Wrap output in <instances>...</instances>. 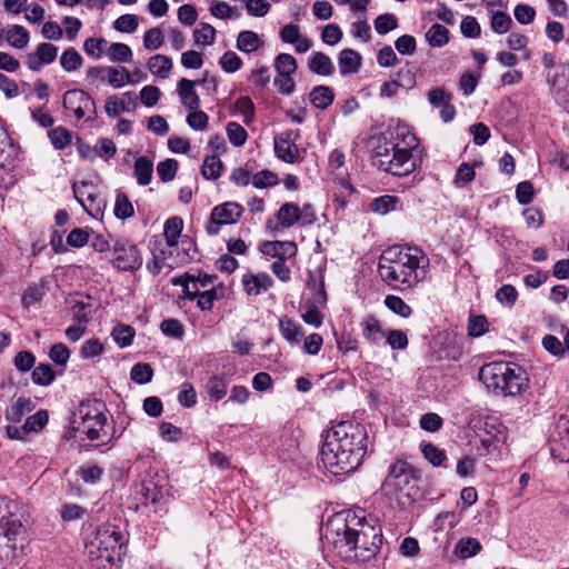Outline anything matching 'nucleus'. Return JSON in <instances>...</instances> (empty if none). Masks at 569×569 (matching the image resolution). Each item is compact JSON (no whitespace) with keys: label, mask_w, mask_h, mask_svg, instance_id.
Wrapping results in <instances>:
<instances>
[{"label":"nucleus","mask_w":569,"mask_h":569,"mask_svg":"<svg viewBox=\"0 0 569 569\" xmlns=\"http://www.w3.org/2000/svg\"><path fill=\"white\" fill-rule=\"evenodd\" d=\"M325 539L343 561H369L382 543L381 528L370 523L362 509L338 513L326 528Z\"/></svg>","instance_id":"f257e3e1"},{"label":"nucleus","mask_w":569,"mask_h":569,"mask_svg":"<svg viewBox=\"0 0 569 569\" xmlns=\"http://www.w3.org/2000/svg\"><path fill=\"white\" fill-rule=\"evenodd\" d=\"M367 430L357 422L341 421L328 430L320 449V462L331 475L355 471L367 450Z\"/></svg>","instance_id":"f03ea898"},{"label":"nucleus","mask_w":569,"mask_h":569,"mask_svg":"<svg viewBox=\"0 0 569 569\" xmlns=\"http://www.w3.org/2000/svg\"><path fill=\"white\" fill-rule=\"evenodd\" d=\"M429 263L428 256L420 248L393 246L382 252L378 272L393 290L406 291L426 279Z\"/></svg>","instance_id":"7ed1b4c3"},{"label":"nucleus","mask_w":569,"mask_h":569,"mask_svg":"<svg viewBox=\"0 0 569 569\" xmlns=\"http://www.w3.org/2000/svg\"><path fill=\"white\" fill-rule=\"evenodd\" d=\"M418 140L405 124L390 127L375 142L373 158L380 169L393 176L403 177L416 168L412 150Z\"/></svg>","instance_id":"20e7f679"},{"label":"nucleus","mask_w":569,"mask_h":569,"mask_svg":"<svg viewBox=\"0 0 569 569\" xmlns=\"http://www.w3.org/2000/svg\"><path fill=\"white\" fill-rule=\"evenodd\" d=\"M508 438V430L499 418L486 413H470L465 427V477L473 471L475 461L468 456H486L498 450Z\"/></svg>","instance_id":"39448f33"},{"label":"nucleus","mask_w":569,"mask_h":569,"mask_svg":"<svg viewBox=\"0 0 569 569\" xmlns=\"http://www.w3.org/2000/svg\"><path fill=\"white\" fill-rule=\"evenodd\" d=\"M479 380L496 396L515 397L528 388L527 372L517 363L495 361L482 366Z\"/></svg>","instance_id":"423d86ee"},{"label":"nucleus","mask_w":569,"mask_h":569,"mask_svg":"<svg viewBox=\"0 0 569 569\" xmlns=\"http://www.w3.org/2000/svg\"><path fill=\"white\" fill-rule=\"evenodd\" d=\"M107 411V406L102 400H83L74 412L73 423L78 425L77 429L86 433L89 440L104 443L109 438L106 431Z\"/></svg>","instance_id":"0eeeda50"},{"label":"nucleus","mask_w":569,"mask_h":569,"mask_svg":"<svg viewBox=\"0 0 569 569\" xmlns=\"http://www.w3.org/2000/svg\"><path fill=\"white\" fill-rule=\"evenodd\" d=\"M19 157V148L12 143L8 132L0 123V184L6 188L13 186L18 177L16 174Z\"/></svg>","instance_id":"6e6552de"},{"label":"nucleus","mask_w":569,"mask_h":569,"mask_svg":"<svg viewBox=\"0 0 569 569\" xmlns=\"http://www.w3.org/2000/svg\"><path fill=\"white\" fill-rule=\"evenodd\" d=\"M63 108L68 116H73L77 121L84 119L93 120L97 114L96 102L92 97L81 89H71L63 94Z\"/></svg>","instance_id":"1a4fd4ad"},{"label":"nucleus","mask_w":569,"mask_h":569,"mask_svg":"<svg viewBox=\"0 0 569 569\" xmlns=\"http://www.w3.org/2000/svg\"><path fill=\"white\" fill-rule=\"evenodd\" d=\"M243 207L238 202H223L213 207L210 218L206 223V231L209 236H217L224 224L236 223L243 213Z\"/></svg>","instance_id":"9d476101"},{"label":"nucleus","mask_w":569,"mask_h":569,"mask_svg":"<svg viewBox=\"0 0 569 569\" xmlns=\"http://www.w3.org/2000/svg\"><path fill=\"white\" fill-rule=\"evenodd\" d=\"M123 542V535L118 527L107 523L97 528L94 537L90 545L100 551V557L111 560L117 549H120Z\"/></svg>","instance_id":"9b49d317"},{"label":"nucleus","mask_w":569,"mask_h":569,"mask_svg":"<svg viewBox=\"0 0 569 569\" xmlns=\"http://www.w3.org/2000/svg\"><path fill=\"white\" fill-rule=\"evenodd\" d=\"M112 264L121 271H136L142 266V256L136 244L118 240L113 244Z\"/></svg>","instance_id":"f8f14e48"},{"label":"nucleus","mask_w":569,"mask_h":569,"mask_svg":"<svg viewBox=\"0 0 569 569\" xmlns=\"http://www.w3.org/2000/svg\"><path fill=\"white\" fill-rule=\"evenodd\" d=\"M299 138L298 130H286L274 137V153L287 163H298L301 161L300 151L297 146Z\"/></svg>","instance_id":"ddd939ff"},{"label":"nucleus","mask_w":569,"mask_h":569,"mask_svg":"<svg viewBox=\"0 0 569 569\" xmlns=\"http://www.w3.org/2000/svg\"><path fill=\"white\" fill-rule=\"evenodd\" d=\"M139 493L146 507H151L153 512L163 510L167 490L154 478L146 479L140 485Z\"/></svg>","instance_id":"4468645a"},{"label":"nucleus","mask_w":569,"mask_h":569,"mask_svg":"<svg viewBox=\"0 0 569 569\" xmlns=\"http://www.w3.org/2000/svg\"><path fill=\"white\" fill-rule=\"evenodd\" d=\"M555 100L569 112V62L560 67L550 86Z\"/></svg>","instance_id":"2eb2a0df"},{"label":"nucleus","mask_w":569,"mask_h":569,"mask_svg":"<svg viewBox=\"0 0 569 569\" xmlns=\"http://www.w3.org/2000/svg\"><path fill=\"white\" fill-rule=\"evenodd\" d=\"M57 56L58 47L49 42H41L36 51L27 56L26 63L31 71H40L44 64L52 63Z\"/></svg>","instance_id":"dca6fc26"},{"label":"nucleus","mask_w":569,"mask_h":569,"mask_svg":"<svg viewBox=\"0 0 569 569\" xmlns=\"http://www.w3.org/2000/svg\"><path fill=\"white\" fill-rule=\"evenodd\" d=\"M428 101L435 108L440 109V117L445 122L451 121L456 116V110L451 104V94L442 88H432L428 92Z\"/></svg>","instance_id":"f3484780"},{"label":"nucleus","mask_w":569,"mask_h":569,"mask_svg":"<svg viewBox=\"0 0 569 569\" xmlns=\"http://www.w3.org/2000/svg\"><path fill=\"white\" fill-rule=\"evenodd\" d=\"M137 102L133 92L128 91L120 98L117 94L110 96L106 100L104 111L109 117H118L123 112L136 109Z\"/></svg>","instance_id":"a211bd4d"},{"label":"nucleus","mask_w":569,"mask_h":569,"mask_svg":"<svg viewBox=\"0 0 569 569\" xmlns=\"http://www.w3.org/2000/svg\"><path fill=\"white\" fill-rule=\"evenodd\" d=\"M196 81L186 78L180 79L177 83L180 102L189 110H196L200 107V97L196 91Z\"/></svg>","instance_id":"6ab92c4d"},{"label":"nucleus","mask_w":569,"mask_h":569,"mask_svg":"<svg viewBox=\"0 0 569 569\" xmlns=\"http://www.w3.org/2000/svg\"><path fill=\"white\" fill-rule=\"evenodd\" d=\"M362 337L365 340L373 346L379 345L386 337L387 331L382 328L380 320L373 316L368 315L361 321Z\"/></svg>","instance_id":"aec40b11"},{"label":"nucleus","mask_w":569,"mask_h":569,"mask_svg":"<svg viewBox=\"0 0 569 569\" xmlns=\"http://www.w3.org/2000/svg\"><path fill=\"white\" fill-rule=\"evenodd\" d=\"M260 251L264 256L287 259L296 256L297 246L292 241H264L260 244Z\"/></svg>","instance_id":"412c9836"},{"label":"nucleus","mask_w":569,"mask_h":569,"mask_svg":"<svg viewBox=\"0 0 569 569\" xmlns=\"http://www.w3.org/2000/svg\"><path fill=\"white\" fill-rule=\"evenodd\" d=\"M243 290L248 296H258L272 287L273 281L268 273H248L242 277Z\"/></svg>","instance_id":"4be33fe9"},{"label":"nucleus","mask_w":569,"mask_h":569,"mask_svg":"<svg viewBox=\"0 0 569 569\" xmlns=\"http://www.w3.org/2000/svg\"><path fill=\"white\" fill-rule=\"evenodd\" d=\"M496 4L503 6V2L501 0H497L487 3V9L490 14V26L493 32L503 34L510 30L512 26V19L508 13L503 11H495L492 7Z\"/></svg>","instance_id":"5701e85b"},{"label":"nucleus","mask_w":569,"mask_h":569,"mask_svg":"<svg viewBox=\"0 0 569 569\" xmlns=\"http://www.w3.org/2000/svg\"><path fill=\"white\" fill-rule=\"evenodd\" d=\"M362 62L361 54L353 49H343L338 58V66L341 76L355 74L359 71Z\"/></svg>","instance_id":"b1692460"},{"label":"nucleus","mask_w":569,"mask_h":569,"mask_svg":"<svg viewBox=\"0 0 569 569\" xmlns=\"http://www.w3.org/2000/svg\"><path fill=\"white\" fill-rule=\"evenodd\" d=\"M263 46L261 37L251 30L240 31L236 41V48L247 54L258 51Z\"/></svg>","instance_id":"393cba45"},{"label":"nucleus","mask_w":569,"mask_h":569,"mask_svg":"<svg viewBox=\"0 0 569 569\" xmlns=\"http://www.w3.org/2000/svg\"><path fill=\"white\" fill-rule=\"evenodd\" d=\"M183 228V221L179 217H172L164 223L163 234L166 237L167 246L169 247V254L172 256L174 250L179 249V238Z\"/></svg>","instance_id":"a878e982"},{"label":"nucleus","mask_w":569,"mask_h":569,"mask_svg":"<svg viewBox=\"0 0 569 569\" xmlns=\"http://www.w3.org/2000/svg\"><path fill=\"white\" fill-rule=\"evenodd\" d=\"M308 68L311 72L319 76H331L335 72V66L331 59L320 51H315L308 58Z\"/></svg>","instance_id":"bb28decb"},{"label":"nucleus","mask_w":569,"mask_h":569,"mask_svg":"<svg viewBox=\"0 0 569 569\" xmlns=\"http://www.w3.org/2000/svg\"><path fill=\"white\" fill-rule=\"evenodd\" d=\"M300 208L293 202L283 203L277 212L278 223L284 229L300 224Z\"/></svg>","instance_id":"cd10ccee"},{"label":"nucleus","mask_w":569,"mask_h":569,"mask_svg":"<svg viewBox=\"0 0 569 569\" xmlns=\"http://www.w3.org/2000/svg\"><path fill=\"white\" fill-rule=\"evenodd\" d=\"M279 329L282 338L290 345H298L303 337L301 326L287 317L279 319Z\"/></svg>","instance_id":"c85d7f7f"},{"label":"nucleus","mask_w":569,"mask_h":569,"mask_svg":"<svg viewBox=\"0 0 569 569\" xmlns=\"http://www.w3.org/2000/svg\"><path fill=\"white\" fill-rule=\"evenodd\" d=\"M4 38L12 48L24 49L29 43L30 34L24 27L13 24L6 31Z\"/></svg>","instance_id":"c756f323"},{"label":"nucleus","mask_w":569,"mask_h":569,"mask_svg":"<svg viewBox=\"0 0 569 569\" xmlns=\"http://www.w3.org/2000/svg\"><path fill=\"white\" fill-rule=\"evenodd\" d=\"M149 71L161 79H167L172 69V60L164 54H154L148 61Z\"/></svg>","instance_id":"7c9ffc66"},{"label":"nucleus","mask_w":569,"mask_h":569,"mask_svg":"<svg viewBox=\"0 0 569 569\" xmlns=\"http://www.w3.org/2000/svg\"><path fill=\"white\" fill-rule=\"evenodd\" d=\"M153 172V163L150 159L144 156H141L136 159L133 174L137 179V182L140 186H147L151 182Z\"/></svg>","instance_id":"2f4dec72"},{"label":"nucleus","mask_w":569,"mask_h":569,"mask_svg":"<svg viewBox=\"0 0 569 569\" xmlns=\"http://www.w3.org/2000/svg\"><path fill=\"white\" fill-rule=\"evenodd\" d=\"M333 91L327 86H317L310 92V102L317 109H327L333 102Z\"/></svg>","instance_id":"473e14b6"},{"label":"nucleus","mask_w":569,"mask_h":569,"mask_svg":"<svg viewBox=\"0 0 569 569\" xmlns=\"http://www.w3.org/2000/svg\"><path fill=\"white\" fill-rule=\"evenodd\" d=\"M418 478L416 476V472L413 468H411L406 476L400 477L397 482L392 483L391 487H387L392 492L400 491L405 492L407 497H411L416 493V482Z\"/></svg>","instance_id":"72a5a7b5"},{"label":"nucleus","mask_w":569,"mask_h":569,"mask_svg":"<svg viewBox=\"0 0 569 569\" xmlns=\"http://www.w3.org/2000/svg\"><path fill=\"white\" fill-rule=\"evenodd\" d=\"M32 381L37 386L48 387L56 379V372L49 363H39L33 368Z\"/></svg>","instance_id":"f704fd0d"},{"label":"nucleus","mask_w":569,"mask_h":569,"mask_svg":"<svg viewBox=\"0 0 569 569\" xmlns=\"http://www.w3.org/2000/svg\"><path fill=\"white\" fill-rule=\"evenodd\" d=\"M107 81L116 89L133 83L130 72L124 67H108Z\"/></svg>","instance_id":"c9c22d12"},{"label":"nucleus","mask_w":569,"mask_h":569,"mask_svg":"<svg viewBox=\"0 0 569 569\" xmlns=\"http://www.w3.org/2000/svg\"><path fill=\"white\" fill-rule=\"evenodd\" d=\"M33 409V403L29 398L20 397L8 409L7 419L11 422L21 421L22 417Z\"/></svg>","instance_id":"e433bc0d"},{"label":"nucleus","mask_w":569,"mask_h":569,"mask_svg":"<svg viewBox=\"0 0 569 569\" xmlns=\"http://www.w3.org/2000/svg\"><path fill=\"white\" fill-rule=\"evenodd\" d=\"M107 56L112 62H130L132 60L133 53L131 48L121 42L111 43L108 47Z\"/></svg>","instance_id":"4c0bfd02"},{"label":"nucleus","mask_w":569,"mask_h":569,"mask_svg":"<svg viewBox=\"0 0 569 569\" xmlns=\"http://www.w3.org/2000/svg\"><path fill=\"white\" fill-rule=\"evenodd\" d=\"M385 306L395 315L401 318H409L412 315L411 307L400 297L388 295L385 298Z\"/></svg>","instance_id":"58836bf2"},{"label":"nucleus","mask_w":569,"mask_h":569,"mask_svg":"<svg viewBox=\"0 0 569 569\" xmlns=\"http://www.w3.org/2000/svg\"><path fill=\"white\" fill-rule=\"evenodd\" d=\"M82 63L83 59L74 48H68L60 57V66L66 72L77 71Z\"/></svg>","instance_id":"ea45409f"},{"label":"nucleus","mask_w":569,"mask_h":569,"mask_svg":"<svg viewBox=\"0 0 569 569\" xmlns=\"http://www.w3.org/2000/svg\"><path fill=\"white\" fill-rule=\"evenodd\" d=\"M399 198L396 196L385 194L375 198L370 203L371 211L379 214H387L390 211L396 210Z\"/></svg>","instance_id":"a19ab883"},{"label":"nucleus","mask_w":569,"mask_h":569,"mask_svg":"<svg viewBox=\"0 0 569 569\" xmlns=\"http://www.w3.org/2000/svg\"><path fill=\"white\" fill-rule=\"evenodd\" d=\"M109 42L104 38H88L83 43L84 52L94 58L100 59L103 54H107Z\"/></svg>","instance_id":"79ce46f5"},{"label":"nucleus","mask_w":569,"mask_h":569,"mask_svg":"<svg viewBox=\"0 0 569 569\" xmlns=\"http://www.w3.org/2000/svg\"><path fill=\"white\" fill-rule=\"evenodd\" d=\"M113 212L118 219L122 220L128 219L134 214L133 206L124 192L119 191L117 193Z\"/></svg>","instance_id":"37998d69"},{"label":"nucleus","mask_w":569,"mask_h":569,"mask_svg":"<svg viewBox=\"0 0 569 569\" xmlns=\"http://www.w3.org/2000/svg\"><path fill=\"white\" fill-rule=\"evenodd\" d=\"M223 168L222 161L217 156L206 157L201 173L207 180H217L221 176Z\"/></svg>","instance_id":"c03bdc74"},{"label":"nucleus","mask_w":569,"mask_h":569,"mask_svg":"<svg viewBox=\"0 0 569 569\" xmlns=\"http://www.w3.org/2000/svg\"><path fill=\"white\" fill-rule=\"evenodd\" d=\"M550 451L561 461L569 462V428L566 429L563 435L559 433L558 440H552Z\"/></svg>","instance_id":"a18cd8bd"},{"label":"nucleus","mask_w":569,"mask_h":569,"mask_svg":"<svg viewBox=\"0 0 569 569\" xmlns=\"http://www.w3.org/2000/svg\"><path fill=\"white\" fill-rule=\"evenodd\" d=\"M449 31L442 24L436 23L426 33V40L431 47H442L449 40Z\"/></svg>","instance_id":"49530a36"},{"label":"nucleus","mask_w":569,"mask_h":569,"mask_svg":"<svg viewBox=\"0 0 569 569\" xmlns=\"http://www.w3.org/2000/svg\"><path fill=\"white\" fill-rule=\"evenodd\" d=\"M274 68L279 76H292L297 70V61L289 53H280L274 59Z\"/></svg>","instance_id":"de8ad7c7"},{"label":"nucleus","mask_w":569,"mask_h":569,"mask_svg":"<svg viewBox=\"0 0 569 569\" xmlns=\"http://www.w3.org/2000/svg\"><path fill=\"white\" fill-rule=\"evenodd\" d=\"M193 38L197 44L209 46L212 44L216 39V29L206 22H201L193 30Z\"/></svg>","instance_id":"09e8293b"},{"label":"nucleus","mask_w":569,"mask_h":569,"mask_svg":"<svg viewBox=\"0 0 569 569\" xmlns=\"http://www.w3.org/2000/svg\"><path fill=\"white\" fill-rule=\"evenodd\" d=\"M207 392L216 401L221 400L227 395L228 383L218 376H212L207 382Z\"/></svg>","instance_id":"8fccbe9b"},{"label":"nucleus","mask_w":569,"mask_h":569,"mask_svg":"<svg viewBox=\"0 0 569 569\" xmlns=\"http://www.w3.org/2000/svg\"><path fill=\"white\" fill-rule=\"evenodd\" d=\"M489 329V322L482 315H470L468 319V335L470 337H481Z\"/></svg>","instance_id":"3c124183"},{"label":"nucleus","mask_w":569,"mask_h":569,"mask_svg":"<svg viewBox=\"0 0 569 569\" xmlns=\"http://www.w3.org/2000/svg\"><path fill=\"white\" fill-rule=\"evenodd\" d=\"M226 130L231 144L234 147H242L246 143L248 133L241 124L234 121L229 122Z\"/></svg>","instance_id":"603ef678"},{"label":"nucleus","mask_w":569,"mask_h":569,"mask_svg":"<svg viewBox=\"0 0 569 569\" xmlns=\"http://www.w3.org/2000/svg\"><path fill=\"white\" fill-rule=\"evenodd\" d=\"M88 187L89 184L87 182H81L80 184L74 183L72 190L78 202L86 211L90 212L92 203L96 201V196L86 191Z\"/></svg>","instance_id":"864d4df0"},{"label":"nucleus","mask_w":569,"mask_h":569,"mask_svg":"<svg viewBox=\"0 0 569 569\" xmlns=\"http://www.w3.org/2000/svg\"><path fill=\"white\" fill-rule=\"evenodd\" d=\"M12 362L19 372L26 373L34 368L36 356L29 350H22L14 356Z\"/></svg>","instance_id":"5fc2aeb1"},{"label":"nucleus","mask_w":569,"mask_h":569,"mask_svg":"<svg viewBox=\"0 0 569 569\" xmlns=\"http://www.w3.org/2000/svg\"><path fill=\"white\" fill-rule=\"evenodd\" d=\"M164 42L162 30L159 27L147 30L143 34V47L149 51L161 48Z\"/></svg>","instance_id":"6e6d98bb"},{"label":"nucleus","mask_w":569,"mask_h":569,"mask_svg":"<svg viewBox=\"0 0 569 569\" xmlns=\"http://www.w3.org/2000/svg\"><path fill=\"white\" fill-rule=\"evenodd\" d=\"M48 136L57 150L64 149L71 142V132L62 127L51 129Z\"/></svg>","instance_id":"4d7b16f0"},{"label":"nucleus","mask_w":569,"mask_h":569,"mask_svg":"<svg viewBox=\"0 0 569 569\" xmlns=\"http://www.w3.org/2000/svg\"><path fill=\"white\" fill-rule=\"evenodd\" d=\"M210 12L213 17L218 19H230L240 17V13L237 12V8L229 6L224 1L212 2V4L210 6Z\"/></svg>","instance_id":"13d9d810"},{"label":"nucleus","mask_w":569,"mask_h":569,"mask_svg":"<svg viewBox=\"0 0 569 569\" xmlns=\"http://www.w3.org/2000/svg\"><path fill=\"white\" fill-rule=\"evenodd\" d=\"M130 377L134 382L144 385L152 380L153 370L149 363H137L132 367Z\"/></svg>","instance_id":"bf43d9fd"},{"label":"nucleus","mask_w":569,"mask_h":569,"mask_svg":"<svg viewBox=\"0 0 569 569\" xmlns=\"http://www.w3.org/2000/svg\"><path fill=\"white\" fill-rule=\"evenodd\" d=\"M497 301L506 307H513L518 299V291L511 284H503L495 295Z\"/></svg>","instance_id":"052dcab7"},{"label":"nucleus","mask_w":569,"mask_h":569,"mask_svg":"<svg viewBox=\"0 0 569 569\" xmlns=\"http://www.w3.org/2000/svg\"><path fill=\"white\" fill-rule=\"evenodd\" d=\"M139 18L137 14H122L114 22L113 28L119 32L131 33L137 30Z\"/></svg>","instance_id":"680f3d73"},{"label":"nucleus","mask_w":569,"mask_h":569,"mask_svg":"<svg viewBox=\"0 0 569 569\" xmlns=\"http://www.w3.org/2000/svg\"><path fill=\"white\" fill-rule=\"evenodd\" d=\"M421 452L423 453V457L432 463L435 467L441 466L443 460L446 459V453L443 450L439 449L435 445L428 442L421 443Z\"/></svg>","instance_id":"e2e57ef3"},{"label":"nucleus","mask_w":569,"mask_h":569,"mask_svg":"<svg viewBox=\"0 0 569 569\" xmlns=\"http://www.w3.org/2000/svg\"><path fill=\"white\" fill-rule=\"evenodd\" d=\"M398 27V19L392 13H383L375 19V29L379 34H386Z\"/></svg>","instance_id":"0e129e2a"},{"label":"nucleus","mask_w":569,"mask_h":569,"mask_svg":"<svg viewBox=\"0 0 569 569\" xmlns=\"http://www.w3.org/2000/svg\"><path fill=\"white\" fill-rule=\"evenodd\" d=\"M385 339L392 350H403L409 343L407 333L400 329L390 330Z\"/></svg>","instance_id":"69168bd1"},{"label":"nucleus","mask_w":569,"mask_h":569,"mask_svg":"<svg viewBox=\"0 0 569 569\" xmlns=\"http://www.w3.org/2000/svg\"><path fill=\"white\" fill-rule=\"evenodd\" d=\"M178 170V161L174 159H167L157 166V173L161 181L169 182L174 179Z\"/></svg>","instance_id":"338daca9"},{"label":"nucleus","mask_w":569,"mask_h":569,"mask_svg":"<svg viewBox=\"0 0 569 569\" xmlns=\"http://www.w3.org/2000/svg\"><path fill=\"white\" fill-rule=\"evenodd\" d=\"M219 64L223 71L228 73H233L241 69L242 60L241 58L233 51H227L219 60Z\"/></svg>","instance_id":"774afa93"}]
</instances>
